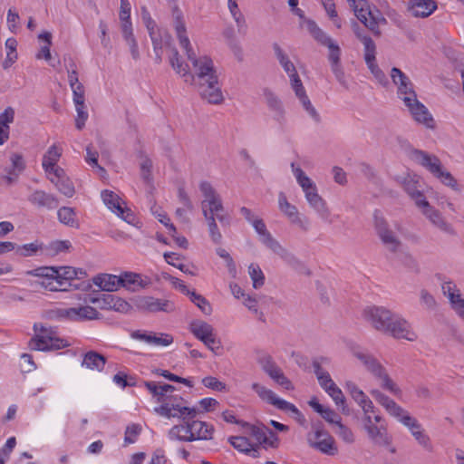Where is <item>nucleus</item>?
Here are the masks:
<instances>
[{"label":"nucleus","mask_w":464,"mask_h":464,"mask_svg":"<svg viewBox=\"0 0 464 464\" xmlns=\"http://www.w3.org/2000/svg\"><path fill=\"white\" fill-rule=\"evenodd\" d=\"M173 25L181 48L186 52L192 69L184 64L175 47L170 48L169 63L172 68L184 78L185 82L194 85L203 100L211 104H220L224 96L218 82V76L213 61L208 56L198 57L191 47L182 11L175 5L172 8Z\"/></svg>","instance_id":"nucleus-1"},{"label":"nucleus","mask_w":464,"mask_h":464,"mask_svg":"<svg viewBox=\"0 0 464 464\" xmlns=\"http://www.w3.org/2000/svg\"><path fill=\"white\" fill-rule=\"evenodd\" d=\"M363 317L375 330L389 334L395 339H405L410 342L418 339L411 324L405 318L382 306H372L364 309Z\"/></svg>","instance_id":"nucleus-2"},{"label":"nucleus","mask_w":464,"mask_h":464,"mask_svg":"<svg viewBox=\"0 0 464 464\" xmlns=\"http://www.w3.org/2000/svg\"><path fill=\"white\" fill-rule=\"evenodd\" d=\"M349 351L351 354L361 362L364 369L380 382L382 389L395 396L401 394V390L390 378L385 367L372 353L354 343L349 346Z\"/></svg>","instance_id":"nucleus-3"},{"label":"nucleus","mask_w":464,"mask_h":464,"mask_svg":"<svg viewBox=\"0 0 464 464\" xmlns=\"http://www.w3.org/2000/svg\"><path fill=\"white\" fill-rule=\"evenodd\" d=\"M292 171L302 188L305 198L310 207L314 209L320 218L325 223H334V218L325 200L318 194L315 183L304 172V170L296 167L295 163L291 164Z\"/></svg>","instance_id":"nucleus-4"},{"label":"nucleus","mask_w":464,"mask_h":464,"mask_svg":"<svg viewBox=\"0 0 464 464\" xmlns=\"http://www.w3.org/2000/svg\"><path fill=\"white\" fill-rule=\"evenodd\" d=\"M214 430L213 425L208 422L187 418L183 423L175 425L169 430V437L180 441L207 440L212 439Z\"/></svg>","instance_id":"nucleus-5"},{"label":"nucleus","mask_w":464,"mask_h":464,"mask_svg":"<svg viewBox=\"0 0 464 464\" xmlns=\"http://www.w3.org/2000/svg\"><path fill=\"white\" fill-rule=\"evenodd\" d=\"M410 158L417 164L425 168L445 186L456 191L459 190L456 179L450 172L443 169L440 160L436 155L429 154L421 150L413 149L410 151Z\"/></svg>","instance_id":"nucleus-6"},{"label":"nucleus","mask_w":464,"mask_h":464,"mask_svg":"<svg viewBox=\"0 0 464 464\" xmlns=\"http://www.w3.org/2000/svg\"><path fill=\"white\" fill-rule=\"evenodd\" d=\"M373 399L381 404L386 411L400 421L402 425L407 427L411 435L413 432H420L422 427L416 418L412 417L406 410L401 407L395 401L391 399L386 394L382 393L379 390H372L370 392Z\"/></svg>","instance_id":"nucleus-7"},{"label":"nucleus","mask_w":464,"mask_h":464,"mask_svg":"<svg viewBox=\"0 0 464 464\" xmlns=\"http://www.w3.org/2000/svg\"><path fill=\"white\" fill-rule=\"evenodd\" d=\"M34 337L30 341L32 349L38 351L59 350L68 346L66 340L59 336L57 327L34 324Z\"/></svg>","instance_id":"nucleus-8"},{"label":"nucleus","mask_w":464,"mask_h":464,"mask_svg":"<svg viewBox=\"0 0 464 464\" xmlns=\"http://www.w3.org/2000/svg\"><path fill=\"white\" fill-rule=\"evenodd\" d=\"M256 233L260 236L261 242L275 254L279 256L287 265L294 268L302 266V262L289 250L284 247L266 229L263 219L256 218L252 222Z\"/></svg>","instance_id":"nucleus-9"},{"label":"nucleus","mask_w":464,"mask_h":464,"mask_svg":"<svg viewBox=\"0 0 464 464\" xmlns=\"http://www.w3.org/2000/svg\"><path fill=\"white\" fill-rule=\"evenodd\" d=\"M154 411L162 417L177 418L181 420H186L187 418H195L198 413L197 409L188 406L186 400L171 393H167L166 400L159 407H156Z\"/></svg>","instance_id":"nucleus-10"},{"label":"nucleus","mask_w":464,"mask_h":464,"mask_svg":"<svg viewBox=\"0 0 464 464\" xmlns=\"http://www.w3.org/2000/svg\"><path fill=\"white\" fill-rule=\"evenodd\" d=\"M199 188L204 197L201 202L203 215L216 214L218 220L223 226H229L230 218L225 213L221 198L212 185L208 181H202L199 185Z\"/></svg>","instance_id":"nucleus-11"},{"label":"nucleus","mask_w":464,"mask_h":464,"mask_svg":"<svg viewBox=\"0 0 464 464\" xmlns=\"http://www.w3.org/2000/svg\"><path fill=\"white\" fill-rule=\"evenodd\" d=\"M373 218L374 229L382 243L389 251L392 253L398 252L401 246V241L397 233L391 227L380 210L374 211Z\"/></svg>","instance_id":"nucleus-12"},{"label":"nucleus","mask_w":464,"mask_h":464,"mask_svg":"<svg viewBox=\"0 0 464 464\" xmlns=\"http://www.w3.org/2000/svg\"><path fill=\"white\" fill-rule=\"evenodd\" d=\"M53 314L57 319H64L72 322L94 320L99 317V312L90 305L58 308L53 310Z\"/></svg>","instance_id":"nucleus-13"},{"label":"nucleus","mask_w":464,"mask_h":464,"mask_svg":"<svg viewBox=\"0 0 464 464\" xmlns=\"http://www.w3.org/2000/svg\"><path fill=\"white\" fill-rule=\"evenodd\" d=\"M252 389L257 393L261 400L274 405L277 409L285 411H290L296 416L301 415L300 411L294 404L278 398L272 390H269L256 382L252 384Z\"/></svg>","instance_id":"nucleus-14"},{"label":"nucleus","mask_w":464,"mask_h":464,"mask_svg":"<svg viewBox=\"0 0 464 464\" xmlns=\"http://www.w3.org/2000/svg\"><path fill=\"white\" fill-rule=\"evenodd\" d=\"M404 105L408 108L415 121L433 130L436 127L435 121L424 104L414 98L405 97Z\"/></svg>","instance_id":"nucleus-15"},{"label":"nucleus","mask_w":464,"mask_h":464,"mask_svg":"<svg viewBox=\"0 0 464 464\" xmlns=\"http://www.w3.org/2000/svg\"><path fill=\"white\" fill-rule=\"evenodd\" d=\"M364 429L367 431L369 438L380 446H390L392 437L388 434L387 429L384 424H377L372 420V416L370 413H364L363 418Z\"/></svg>","instance_id":"nucleus-16"},{"label":"nucleus","mask_w":464,"mask_h":464,"mask_svg":"<svg viewBox=\"0 0 464 464\" xmlns=\"http://www.w3.org/2000/svg\"><path fill=\"white\" fill-rule=\"evenodd\" d=\"M390 76L393 84L397 87L398 97L403 102H405V97L414 98L417 96L412 82L401 69L392 67Z\"/></svg>","instance_id":"nucleus-17"},{"label":"nucleus","mask_w":464,"mask_h":464,"mask_svg":"<svg viewBox=\"0 0 464 464\" xmlns=\"http://www.w3.org/2000/svg\"><path fill=\"white\" fill-rule=\"evenodd\" d=\"M102 198L103 203L118 217L121 218L124 221L131 224L134 220V215L128 208L121 206V198L111 190L102 191Z\"/></svg>","instance_id":"nucleus-18"},{"label":"nucleus","mask_w":464,"mask_h":464,"mask_svg":"<svg viewBox=\"0 0 464 464\" xmlns=\"http://www.w3.org/2000/svg\"><path fill=\"white\" fill-rule=\"evenodd\" d=\"M137 306L141 311L147 313H171L175 310V305L173 302L166 299L155 298L153 296L140 297L137 301Z\"/></svg>","instance_id":"nucleus-19"},{"label":"nucleus","mask_w":464,"mask_h":464,"mask_svg":"<svg viewBox=\"0 0 464 464\" xmlns=\"http://www.w3.org/2000/svg\"><path fill=\"white\" fill-rule=\"evenodd\" d=\"M92 303H98L99 307L104 310H114L126 314L131 309V305L121 297L111 294H102L97 298H92Z\"/></svg>","instance_id":"nucleus-20"},{"label":"nucleus","mask_w":464,"mask_h":464,"mask_svg":"<svg viewBox=\"0 0 464 464\" xmlns=\"http://www.w3.org/2000/svg\"><path fill=\"white\" fill-rule=\"evenodd\" d=\"M313 448L320 450L322 453L334 456L337 453V447L334 438L324 430H316L309 439Z\"/></svg>","instance_id":"nucleus-21"},{"label":"nucleus","mask_w":464,"mask_h":464,"mask_svg":"<svg viewBox=\"0 0 464 464\" xmlns=\"http://www.w3.org/2000/svg\"><path fill=\"white\" fill-rule=\"evenodd\" d=\"M290 86L295 92V97L299 100L302 104L304 110L308 113V115L315 121H320V115L313 106L309 97L306 94V91L303 85V82L299 78H295L290 81Z\"/></svg>","instance_id":"nucleus-22"},{"label":"nucleus","mask_w":464,"mask_h":464,"mask_svg":"<svg viewBox=\"0 0 464 464\" xmlns=\"http://www.w3.org/2000/svg\"><path fill=\"white\" fill-rule=\"evenodd\" d=\"M326 47L329 49L328 59L333 73L342 86L348 88L345 73L341 64V49L339 45L333 41Z\"/></svg>","instance_id":"nucleus-23"},{"label":"nucleus","mask_w":464,"mask_h":464,"mask_svg":"<svg viewBox=\"0 0 464 464\" xmlns=\"http://www.w3.org/2000/svg\"><path fill=\"white\" fill-rule=\"evenodd\" d=\"M42 271L52 272L56 275V284L51 287V290H57L58 287L63 286L66 282L80 278L85 273L82 269H76L72 266H60V267H45Z\"/></svg>","instance_id":"nucleus-24"},{"label":"nucleus","mask_w":464,"mask_h":464,"mask_svg":"<svg viewBox=\"0 0 464 464\" xmlns=\"http://www.w3.org/2000/svg\"><path fill=\"white\" fill-rule=\"evenodd\" d=\"M278 207L291 223L297 225L303 230L308 229V222L300 217L297 208L288 202L286 196L283 192H280L278 195Z\"/></svg>","instance_id":"nucleus-25"},{"label":"nucleus","mask_w":464,"mask_h":464,"mask_svg":"<svg viewBox=\"0 0 464 464\" xmlns=\"http://www.w3.org/2000/svg\"><path fill=\"white\" fill-rule=\"evenodd\" d=\"M423 215L440 231L448 235H455L456 232L451 224H450L442 214L427 201L421 208Z\"/></svg>","instance_id":"nucleus-26"},{"label":"nucleus","mask_w":464,"mask_h":464,"mask_svg":"<svg viewBox=\"0 0 464 464\" xmlns=\"http://www.w3.org/2000/svg\"><path fill=\"white\" fill-rule=\"evenodd\" d=\"M121 286L131 292H137L144 289L150 285V279L148 276L133 272H124L120 276Z\"/></svg>","instance_id":"nucleus-27"},{"label":"nucleus","mask_w":464,"mask_h":464,"mask_svg":"<svg viewBox=\"0 0 464 464\" xmlns=\"http://www.w3.org/2000/svg\"><path fill=\"white\" fill-rule=\"evenodd\" d=\"M48 179L65 197L72 198L74 195V186L63 169H55V173L49 175Z\"/></svg>","instance_id":"nucleus-28"},{"label":"nucleus","mask_w":464,"mask_h":464,"mask_svg":"<svg viewBox=\"0 0 464 464\" xmlns=\"http://www.w3.org/2000/svg\"><path fill=\"white\" fill-rule=\"evenodd\" d=\"M28 201L37 208H44L49 210L55 209L59 206L58 198L44 190L36 189L29 197Z\"/></svg>","instance_id":"nucleus-29"},{"label":"nucleus","mask_w":464,"mask_h":464,"mask_svg":"<svg viewBox=\"0 0 464 464\" xmlns=\"http://www.w3.org/2000/svg\"><path fill=\"white\" fill-rule=\"evenodd\" d=\"M437 9V4L433 0H411L408 11L414 17H428Z\"/></svg>","instance_id":"nucleus-30"},{"label":"nucleus","mask_w":464,"mask_h":464,"mask_svg":"<svg viewBox=\"0 0 464 464\" xmlns=\"http://www.w3.org/2000/svg\"><path fill=\"white\" fill-rule=\"evenodd\" d=\"M330 359L327 357H319L313 360V367L314 374L317 377L318 382L320 386L327 392L329 389L336 385L334 382L332 380L328 372L324 371L322 368L323 363H329Z\"/></svg>","instance_id":"nucleus-31"},{"label":"nucleus","mask_w":464,"mask_h":464,"mask_svg":"<svg viewBox=\"0 0 464 464\" xmlns=\"http://www.w3.org/2000/svg\"><path fill=\"white\" fill-rule=\"evenodd\" d=\"M62 149L57 145H52L43 157L42 166L47 176L55 173V169H63L57 165L61 156Z\"/></svg>","instance_id":"nucleus-32"},{"label":"nucleus","mask_w":464,"mask_h":464,"mask_svg":"<svg viewBox=\"0 0 464 464\" xmlns=\"http://www.w3.org/2000/svg\"><path fill=\"white\" fill-rule=\"evenodd\" d=\"M345 388L352 398L360 405L364 413H372L374 411L372 401L354 382H347Z\"/></svg>","instance_id":"nucleus-33"},{"label":"nucleus","mask_w":464,"mask_h":464,"mask_svg":"<svg viewBox=\"0 0 464 464\" xmlns=\"http://www.w3.org/2000/svg\"><path fill=\"white\" fill-rule=\"evenodd\" d=\"M144 386L160 404L166 400L167 393H172L176 390L173 385L167 383L160 384L156 382H144Z\"/></svg>","instance_id":"nucleus-34"},{"label":"nucleus","mask_w":464,"mask_h":464,"mask_svg":"<svg viewBox=\"0 0 464 464\" xmlns=\"http://www.w3.org/2000/svg\"><path fill=\"white\" fill-rule=\"evenodd\" d=\"M120 276L102 274L93 277V284L105 292L116 291L121 286Z\"/></svg>","instance_id":"nucleus-35"},{"label":"nucleus","mask_w":464,"mask_h":464,"mask_svg":"<svg viewBox=\"0 0 464 464\" xmlns=\"http://www.w3.org/2000/svg\"><path fill=\"white\" fill-rule=\"evenodd\" d=\"M150 37L152 42L156 60L158 63H160L162 55L161 50L164 46L170 47L171 36L168 33L161 34L160 30L159 29L156 32H150Z\"/></svg>","instance_id":"nucleus-36"},{"label":"nucleus","mask_w":464,"mask_h":464,"mask_svg":"<svg viewBox=\"0 0 464 464\" xmlns=\"http://www.w3.org/2000/svg\"><path fill=\"white\" fill-rule=\"evenodd\" d=\"M419 187V182L413 179L409 178L404 179V190L415 201V204L419 208H421L423 205L427 204V200Z\"/></svg>","instance_id":"nucleus-37"},{"label":"nucleus","mask_w":464,"mask_h":464,"mask_svg":"<svg viewBox=\"0 0 464 464\" xmlns=\"http://www.w3.org/2000/svg\"><path fill=\"white\" fill-rule=\"evenodd\" d=\"M106 363V358L94 351L87 352L83 356L82 366L90 370L102 371Z\"/></svg>","instance_id":"nucleus-38"},{"label":"nucleus","mask_w":464,"mask_h":464,"mask_svg":"<svg viewBox=\"0 0 464 464\" xmlns=\"http://www.w3.org/2000/svg\"><path fill=\"white\" fill-rule=\"evenodd\" d=\"M73 102L75 104V109L77 111L75 126L78 130H82L84 127L85 121L88 119V112L85 110V104H84V94H81L80 92L77 93L75 92V95L73 97Z\"/></svg>","instance_id":"nucleus-39"},{"label":"nucleus","mask_w":464,"mask_h":464,"mask_svg":"<svg viewBox=\"0 0 464 464\" xmlns=\"http://www.w3.org/2000/svg\"><path fill=\"white\" fill-rule=\"evenodd\" d=\"M122 37L126 44H128L130 48V52L131 54V57L133 60L138 61L140 59V52L138 47V43L136 41V38L133 34L132 27H130L129 24H125L124 26H122Z\"/></svg>","instance_id":"nucleus-40"},{"label":"nucleus","mask_w":464,"mask_h":464,"mask_svg":"<svg viewBox=\"0 0 464 464\" xmlns=\"http://www.w3.org/2000/svg\"><path fill=\"white\" fill-rule=\"evenodd\" d=\"M190 331L201 342L214 334L213 326L204 321L192 322L190 324Z\"/></svg>","instance_id":"nucleus-41"},{"label":"nucleus","mask_w":464,"mask_h":464,"mask_svg":"<svg viewBox=\"0 0 464 464\" xmlns=\"http://www.w3.org/2000/svg\"><path fill=\"white\" fill-rule=\"evenodd\" d=\"M306 27L308 32L314 37V39L317 41L320 44L327 46L334 41L326 33H324L321 28L318 27L314 21L307 20Z\"/></svg>","instance_id":"nucleus-42"},{"label":"nucleus","mask_w":464,"mask_h":464,"mask_svg":"<svg viewBox=\"0 0 464 464\" xmlns=\"http://www.w3.org/2000/svg\"><path fill=\"white\" fill-rule=\"evenodd\" d=\"M152 168V160L147 156H142L140 161V178L149 186L153 183Z\"/></svg>","instance_id":"nucleus-43"},{"label":"nucleus","mask_w":464,"mask_h":464,"mask_svg":"<svg viewBox=\"0 0 464 464\" xmlns=\"http://www.w3.org/2000/svg\"><path fill=\"white\" fill-rule=\"evenodd\" d=\"M229 441L237 450L245 453H253V457L256 456L257 450L254 448L247 438L241 436L231 437Z\"/></svg>","instance_id":"nucleus-44"},{"label":"nucleus","mask_w":464,"mask_h":464,"mask_svg":"<svg viewBox=\"0 0 464 464\" xmlns=\"http://www.w3.org/2000/svg\"><path fill=\"white\" fill-rule=\"evenodd\" d=\"M363 45V58L366 65L376 63V44L371 37H363L361 42Z\"/></svg>","instance_id":"nucleus-45"},{"label":"nucleus","mask_w":464,"mask_h":464,"mask_svg":"<svg viewBox=\"0 0 464 464\" xmlns=\"http://www.w3.org/2000/svg\"><path fill=\"white\" fill-rule=\"evenodd\" d=\"M57 216L61 223L72 227H78V221L75 218L76 215L73 208L69 207H63L59 208Z\"/></svg>","instance_id":"nucleus-46"},{"label":"nucleus","mask_w":464,"mask_h":464,"mask_svg":"<svg viewBox=\"0 0 464 464\" xmlns=\"http://www.w3.org/2000/svg\"><path fill=\"white\" fill-rule=\"evenodd\" d=\"M387 24V19L381 14V12L376 9L372 19L369 20V24H367V28L377 37L382 35V31L380 29L381 25Z\"/></svg>","instance_id":"nucleus-47"},{"label":"nucleus","mask_w":464,"mask_h":464,"mask_svg":"<svg viewBox=\"0 0 464 464\" xmlns=\"http://www.w3.org/2000/svg\"><path fill=\"white\" fill-rule=\"evenodd\" d=\"M14 111L11 107L6 108L0 114V135L4 138L9 137V123L13 122Z\"/></svg>","instance_id":"nucleus-48"},{"label":"nucleus","mask_w":464,"mask_h":464,"mask_svg":"<svg viewBox=\"0 0 464 464\" xmlns=\"http://www.w3.org/2000/svg\"><path fill=\"white\" fill-rule=\"evenodd\" d=\"M326 392L334 400L335 404L341 408L343 413L349 414L350 411L345 402V397L337 385H334Z\"/></svg>","instance_id":"nucleus-49"},{"label":"nucleus","mask_w":464,"mask_h":464,"mask_svg":"<svg viewBox=\"0 0 464 464\" xmlns=\"http://www.w3.org/2000/svg\"><path fill=\"white\" fill-rule=\"evenodd\" d=\"M17 42L14 38H8L5 42V48L7 49L6 58L3 62V68H9L17 59L16 53Z\"/></svg>","instance_id":"nucleus-50"},{"label":"nucleus","mask_w":464,"mask_h":464,"mask_svg":"<svg viewBox=\"0 0 464 464\" xmlns=\"http://www.w3.org/2000/svg\"><path fill=\"white\" fill-rule=\"evenodd\" d=\"M208 224L209 236L212 239V241L215 244H220L222 240V235L220 231L218 230L216 219V214H209L207 216H204Z\"/></svg>","instance_id":"nucleus-51"},{"label":"nucleus","mask_w":464,"mask_h":464,"mask_svg":"<svg viewBox=\"0 0 464 464\" xmlns=\"http://www.w3.org/2000/svg\"><path fill=\"white\" fill-rule=\"evenodd\" d=\"M273 50L279 64L282 66L285 72L295 66L288 54L281 48L278 44L275 43L273 44Z\"/></svg>","instance_id":"nucleus-52"},{"label":"nucleus","mask_w":464,"mask_h":464,"mask_svg":"<svg viewBox=\"0 0 464 464\" xmlns=\"http://www.w3.org/2000/svg\"><path fill=\"white\" fill-rule=\"evenodd\" d=\"M267 375L285 390L294 389L291 381L284 374L282 369L279 366L276 367L274 370L268 372Z\"/></svg>","instance_id":"nucleus-53"},{"label":"nucleus","mask_w":464,"mask_h":464,"mask_svg":"<svg viewBox=\"0 0 464 464\" xmlns=\"http://www.w3.org/2000/svg\"><path fill=\"white\" fill-rule=\"evenodd\" d=\"M256 435L265 447L276 449L279 445V439L277 435L271 430H267L266 432L256 433Z\"/></svg>","instance_id":"nucleus-54"},{"label":"nucleus","mask_w":464,"mask_h":464,"mask_svg":"<svg viewBox=\"0 0 464 464\" xmlns=\"http://www.w3.org/2000/svg\"><path fill=\"white\" fill-rule=\"evenodd\" d=\"M39 39L45 42V45L41 47L40 52L36 54L37 59H45L46 61L51 60L50 46L52 44V34L49 32H44L39 34Z\"/></svg>","instance_id":"nucleus-55"},{"label":"nucleus","mask_w":464,"mask_h":464,"mask_svg":"<svg viewBox=\"0 0 464 464\" xmlns=\"http://www.w3.org/2000/svg\"><path fill=\"white\" fill-rule=\"evenodd\" d=\"M249 276L253 281V287L258 289L265 283V276L258 265L251 264L248 267Z\"/></svg>","instance_id":"nucleus-56"},{"label":"nucleus","mask_w":464,"mask_h":464,"mask_svg":"<svg viewBox=\"0 0 464 464\" xmlns=\"http://www.w3.org/2000/svg\"><path fill=\"white\" fill-rule=\"evenodd\" d=\"M188 296L190 301L194 303L201 310L202 313H204L205 314H211V305L203 295L197 294L195 291H192Z\"/></svg>","instance_id":"nucleus-57"},{"label":"nucleus","mask_w":464,"mask_h":464,"mask_svg":"<svg viewBox=\"0 0 464 464\" xmlns=\"http://www.w3.org/2000/svg\"><path fill=\"white\" fill-rule=\"evenodd\" d=\"M164 258H165V260L167 261L168 264L177 267L178 269H179L183 273L189 274V275H192V276L195 275L193 272H191L188 269V267L186 265H184L182 263H179V261L181 259V256H179V255H178L176 253H165L164 254Z\"/></svg>","instance_id":"nucleus-58"},{"label":"nucleus","mask_w":464,"mask_h":464,"mask_svg":"<svg viewBox=\"0 0 464 464\" xmlns=\"http://www.w3.org/2000/svg\"><path fill=\"white\" fill-rule=\"evenodd\" d=\"M264 96H265V100H266L267 107L272 111H275L284 107L282 101L272 91H270L268 89L264 90Z\"/></svg>","instance_id":"nucleus-59"},{"label":"nucleus","mask_w":464,"mask_h":464,"mask_svg":"<svg viewBox=\"0 0 464 464\" xmlns=\"http://www.w3.org/2000/svg\"><path fill=\"white\" fill-rule=\"evenodd\" d=\"M68 81L72 90L73 96L75 95V92L77 93L80 92L81 94H84L83 86L79 82L78 73L75 68H72V71L68 70Z\"/></svg>","instance_id":"nucleus-60"},{"label":"nucleus","mask_w":464,"mask_h":464,"mask_svg":"<svg viewBox=\"0 0 464 464\" xmlns=\"http://www.w3.org/2000/svg\"><path fill=\"white\" fill-rule=\"evenodd\" d=\"M420 299L421 305L427 310H435L437 307V301L435 297L426 289H422L420 293Z\"/></svg>","instance_id":"nucleus-61"},{"label":"nucleus","mask_w":464,"mask_h":464,"mask_svg":"<svg viewBox=\"0 0 464 464\" xmlns=\"http://www.w3.org/2000/svg\"><path fill=\"white\" fill-rule=\"evenodd\" d=\"M368 69L375 78V80L383 87L389 85V81L383 71L378 66L377 63L367 65Z\"/></svg>","instance_id":"nucleus-62"},{"label":"nucleus","mask_w":464,"mask_h":464,"mask_svg":"<svg viewBox=\"0 0 464 464\" xmlns=\"http://www.w3.org/2000/svg\"><path fill=\"white\" fill-rule=\"evenodd\" d=\"M202 383L205 387L218 391V392H225L226 384L220 381H218L216 377L207 376L202 379Z\"/></svg>","instance_id":"nucleus-63"},{"label":"nucleus","mask_w":464,"mask_h":464,"mask_svg":"<svg viewBox=\"0 0 464 464\" xmlns=\"http://www.w3.org/2000/svg\"><path fill=\"white\" fill-rule=\"evenodd\" d=\"M42 248L41 245L37 243L24 244L16 247V253L22 256H31L34 255L39 249Z\"/></svg>","instance_id":"nucleus-64"}]
</instances>
